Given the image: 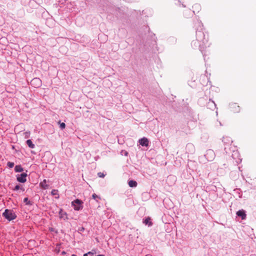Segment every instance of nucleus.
Returning a JSON list of instances; mask_svg holds the SVG:
<instances>
[{"instance_id":"obj_10","label":"nucleus","mask_w":256,"mask_h":256,"mask_svg":"<svg viewBox=\"0 0 256 256\" xmlns=\"http://www.w3.org/2000/svg\"><path fill=\"white\" fill-rule=\"evenodd\" d=\"M58 214L60 218H62L64 216H67L66 212L64 211L62 208H60Z\"/></svg>"},{"instance_id":"obj_7","label":"nucleus","mask_w":256,"mask_h":256,"mask_svg":"<svg viewBox=\"0 0 256 256\" xmlns=\"http://www.w3.org/2000/svg\"><path fill=\"white\" fill-rule=\"evenodd\" d=\"M192 8L194 13H198L201 9L200 6L198 4H195Z\"/></svg>"},{"instance_id":"obj_22","label":"nucleus","mask_w":256,"mask_h":256,"mask_svg":"<svg viewBox=\"0 0 256 256\" xmlns=\"http://www.w3.org/2000/svg\"><path fill=\"white\" fill-rule=\"evenodd\" d=\"M48 230L50 232H55L56 234L57 233V231L54 230V228H48Z\"/></svg>"},{"instance_id":"obj_23","label":"nucleus","mask_w":256,"mask_h":256,"mask_svg":"<svg viewBox=\"0 0 256 256\" xmlns=\"http://www.w3.org/2000/svg\"><path fill=\"white\" fill-rule=\"evenodd\" d=\"M30 132H26L24 133V134H25V138H28V137H29V136H30Z\"/></svg>"},{"instance_id":"obj_3","label":"nucleus","mask_w":256,"mask_h":256,"mask_svg":"<svg viewBox=\"0 0 256 256\" xmlns=\"http://www.w3.org/2000/svg\"><path fill=\"white\" fill-rule=\"evenodd\" d=\"M27 174L25 172L22 173L16 176L17 180L21 183H24L26 181Z\"/></svg>"},{"instance_id":"obj_9","label":"nucleus","mask_w":256,"mask_h":256,"mask_svg":"<svg viewBox=\"0 0 256 256\" xmlns=\"http://www.w3.org/2000/svg\"><path fill=\"white\" fill-rule=\"evenodd\" d=\"M40 186L44 190L48 188V185L46 184V180H44L43 181L40 183Z\"/></svg>"},{"instance_id":"obj_6","label":"nucleus","mask_w":256,"mask_h":256,"mask_svg":"<svg viewBox=\"0 0 256 256\" xmlns=\"http://www.w3.org/2000/svg\"><path fill=\"white\" fill-rule=\"evenodd\" d=\"M236 214L238 216L241 217L242 220H245L246 217L245 211L243 210H240L236 212Z\"/></svg>"},{"instance_id":"obj_21","label":"nucleus","mask_w":256,"mask_h":256,"mask_svg":"<svg viewBox=\"0 0 256 256\" xmlns=\"http://www.w3.org/2000/svg\"><path fill=\"white\" fill-rule=\"evenodd\" d=\"M98 176L100 178H104L105 176V174L103 172H99L98 173Z\"/></svg>"},{"instance_id":"obj_27","label":"nucleus","mask_w":256,"mask_h":256,"mask_svg":"<svg viewBox=\"0 0 256 256\" xmlns=\"http://www.w3.org/2000/svg\"><path fill=\"white\" fill-rule=\"evenodd\" d=\"M104 256V254H99V255H98V256Z\"/></svg>"},{"instance_id":"obj_19","label":"nucleus","mask_w":256,"mask_h":256,"mask_svg":"<svg viewBox=\"0 0 256 256\" xmlns=\"http://www.w3.org/2000/svg\"><path fill=\"white\" fill-rule=\"evenodd\" d=\"M222 141L224 142V143H230V142H232V140L230 139L228 140V137H226V138H223V139H222Z\"/></svg>"},{"instance_id":"obj_14","label":"nucleus","mask_w":256,"mask_h":256,"mask_svg":"<svg viewBox=\"0 0 256 256\" xmlns=\"http://www.w3.org/2000/svg\"><path fill=\"white\" fill-rule=\"evenodd\" d=\"M22 190V192L24 191V188H23L22 186H20L19 184L16 185L14 188H12V190L14 191L18 190Z\"/></svg>"},{"instance_id":"obj_26","label":"nucleus","mask_w":256,"mask_h":256,"mask_svg":"<svg viewBox=\"0 0 256 256\" xmlns=\"http://www.w3.org/2000/svg\"><path fill=\"white\" fill-rule=\"evenodd\" d=\"M66 254V252L65 251H63V252H62V254Z\"/></svg>"},{"instance_id":"obj_20","label":"nucleus","mask_w":256,"mask_h":256,"mask_svg":"<svg viewBox=\"0 0 256 256\" xmlns=\"http://www.w3.org/2000/svg\"><path fill=\"white\" fill-rule=\"evenodd\" d=\"M7 166L10 168H12L14 167V163L12 162H8L7 163Z\"/></svg>"},{"instance_id":"obj_8","label":"nucleus","mask_w":256,"mask_h":256,"mask_svg":"<svg viewBox=\"0 0 256 256\" xmlns=\"http://www.w3.org/2000/svg\"><path fill=\"white\" fill-rule=\"evenodd\" d=\"M143 222L148 226H152V222L151 221V219L150 217L146 218L145 220H144Z\"/></svg>"},{"instance_id":"obj_2","label":"nucleus","mask_w":256,"mask_h":256,"mask_svg":"<svg viewBox=\"0 0 256 256\" xmlns=\"http://www.w3.org/2000/svg\"><path fill=\"white\" fill-rule=\"evenodd\" d=\"M83 202L79 199H76L72 202V206L74 210L78 211L83 208Z\"/></svg>"},{"instance_id":"obj_15","label":"nucleus","mask_w":256,"mask_h":256,"mask_svg":"<svg viewBox=\"0 0 256 256\" xmlns=\"http://www.w3.org/2000/svg\"><path fill=\"white\" fill-rule=\"evenodd\" d=\"M26 143L28 145V146L31 148H34L35 146L34 144L32 143V141L30 140H27Z\"/></svg>"},{"instance_id":"obj_24","label":"nucleus","mask_w":256,"mask_h":256,"mask_svg":"<svg viewBox=\"0 0 256 256\" xmlns=\"http://www.w3.org/2000/svg\"><path fill=\"white\" fill-rule=\"evenodd\" d=\"M91 252H88V253H86V254H84V256H88V254H90Z\"/></svg>"},{"instance_id":"obj_13","label":"nucleus","mask_w":256,"mask_h":256,"mask_svg":"<svg viewBox=\"0 0 256 256\" xmlns=\"http://www.w3.org/2000/svg\"><path fill=\"white\" fill-rule=\"evenodd\" d=\"M51 194L52 196H56V198H59V194H58V190H52L51 192Z\"/></svg>"},{"instance_id":"obj_16","label":"nucleus","mask_w":256,"mask_h":256,"mask_svg":"<svg viewBox=\"0 0 256 256\" xmlns=\"http://www.w3.org/2000/svg\"><path fill=\"white\" fill-rule=\"evenodd\" d=\"M92 198H94V200H96V201L98 202V200H100L101 199L100 197V196H98V195H96V194H94L92 195Z\"/></svg>"},{"instance_id":"obj_5","label":"nucleus","mask_w":256,"mask_h":256,"mask_svg":"<svg viewBox=\"0 0 256 256\" xmlns=\"http://www.w3.org/2000/svg\"><path fill=\"white\" fill-rule=\"evenodd\" d=\"M140 144L142 146H148L149 144V141L146 138H143L139 140Z\"/></svg>"},{"instance_id":"obj_4","label":"nucleus","mask_w":256,"mask_h":256,"mask_svg":"<svg viewBox=\"0 0 256 256\" xmlns=\"http://www.w3.org/2000/svg\"><path fill=\"white\" fill-rule=\"evenodd\" d=\"M42 82L39 78H33L30 82L32 86L35 88H39L41 86Z\"/></svg>"},{"instance_id":"obj_28","label":"nucleus","mask_w":256,"mask_h":256,"mask_svg":"<svg viewBox=\"0 0 256 256\" xmlns=\"http://www.w3.org/2000/svg\"><path fill=\"white\" fill-rule=\"evenodd\" d=\"M72 256H77L76 255V254H73L72 255Z\"/></svg>"},{"instance_id":"obj_1","label":"nucleus","mask_w":256,"mask_h":256,"mask_svg":"<svg viewBox=\"0 0 256 256\" xmlns=\"http://www.w3.org/2000/svg\"><path fill=\"white\" fill-rule=\"evenodd\" d=\"M2 216L9 221L16 218V215L12 210L6 209L2 214Z\"/></svg>"},{"instance_id":"obj_18","label":"nucleus","mask_w":256,"mask_h":256,"mask_svg":"<svg viewBox=\"0 0 256 256\" xmlns=\"http://www.w3.org/2000/svg\"><path fill=\"white\" fill-rule=\"evenodd\" d=\"M58 123L60 124V127L62 130H64L66 128V124L64 122H61L60 120Z\"/></svg>"},{"instance_id":"obj_12","label":"nucleus","mask_w":256,"mask_h":256,"mask_svg":"<svg viewBox=\"0 0 256 256\" xmlns=\"http://www.w3.org/2000/svg\"><path fill=\"white\" fill-rule=\"evenodd\" d=\"M137 184V182L135 180H131L128 182V185L131 188L136 187Z\"/></svg>"},{"instance_id":"obj_17","label":"nucleus","mask_w":256,"mask_h":256,"mask_svg":"<svg viewBox=\"0 0 256 256\" xmlns=\"http://www.w3.org/2000/svg\"><path fill=\"white\" fill-rule=\"evenodd\" d=\"M24 202L26 203V204L28 205H32V202L28 200V198H25L24 200Z\"/></svg>"},{"instance_id":"obj_11","label":"nucleus","mask_w":256,"mask_h":256,"mask_svg":"<svg viewBox=\"0 0 256 256\" xmlns=\"http://www.w3.org/2000/svg\"><path fill=\"white\" fill-rule=\"evenodd\" d=\"M14 170L16 172H22L24 170V169L21 165H16L14 168Z\"/></svg>"},{"instance_id":"obj_25","label":"nucleus","mask_w":256,"mask_h":256,"mask_svg":"<svg viewBox=\"0 0 256 256\" xmlns=\"http://www.w3.org/2000/svg\"><path fill=\"white\" fill-rule=\"evenodd\" d=\"M84 230V228L82 227L79 230L80 231H83V230Z\"/></svg>"}]
</instances>
